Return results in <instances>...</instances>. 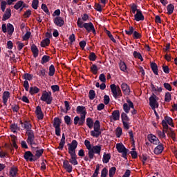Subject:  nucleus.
I'll return each mask as SVG.
<instances>
[{
	"label": "nucleus",
	"mask_w": 177,
	"mask_h": 177,
	"mask_svg": "<svg viewBox=\"0 0 177 177\" xmlns=\"http://www.w3.org/2000/svg\"><path fill=\"white\" fill-rule=\"evenodd\" d=\"M77 114H80V118L78 116L74 118V124L82 127L85 124V117H86V109L84 106H78L76 109Z\"/></svg>",
	"instance_id": "f257e3e1"
},
{
	"label": "nucleus",
	"mask_w": 177,
	"mask_h": 177,
	"mask_svg": "<svg viewBox=\"0 0 177 177\" xmlns=\"http://www.w3.org/2000/svg\"><path fill=\"white\" fill-rule=\"evenodd\" d=\"M68 153L71 156V158L69 159V162L73 165H78V161H77V154L75 153V149H77V146H78V142L77 140H73L71 144H68Z\"/></svg>",
	"instance_id": "f03ea898"
},
{
	"label": "nucleus",
	"mask_w": 177,
	"mask_h": 177,
	"mask_svg": "<svg viewBox=\"0 0 177 177\" xmlns=\"http://www.w3.org/2000/svg\"><path fill=\"white\" fill-rule=\"evenodd\" d=\"M26 133L28 135V138L26 140L28 145H30L32 150H37V149H38V144L35 142L34 131L26 132Z\"/></svg>",
	"instance_id": "7ed1b4c3"
},
{
	"label": "nucleus",
	"mask_w": 177,
	"mask_h": 177,
	"mask_svg": "<svg viewBox=\"0 0 177 177\" xmlns=\"http://www.w3.org/2000/svg\"><path fill=\"white\" fill-rule=\"evenodd\" d=\"M110 88L115 99H120V97L122 96V93H121L120 86H117L115 84H113L110 85Z\"/></svg>",
	"instance_id": "20e7f679"
},
{
	"label": "nucleus",
	"mask_w": 177,
	"mask_h": 177,
	"mask_svg": "<svg viewBox=\"0 0 177 177\" xmlns=\"http://www.w3.org/2000/svg\"><path fill=\"white\" fill-rule=\"evenodd\" d=\"M100 151H102V146L100 145H95L91 148V149L88 151V157L90 160L93 159L95 153L100 156Z\"/></svg>",
	"instance_id": "39448f33"
},
{
	"label": "nucleus",
	"mask_w": 177,
	"mask_h": 177,
	"mask_svg": "<svg viewBox=\"0 0 177 177\" xmlns=\"http://www.w3.org/2000/svg\"><path fill=\"white\" fill-rule=\"evenodd\" d=\"M40 100H42V102H46L47 104H50L52 100H53V97H52V93L50 92L48 93L46 91H44L42 93Z\"/></svg>",
	"instance_id": "423d86ee"
},
{
	"label": "nucleus",
	"mask_w": 177,
	"mask_h": 177,
	"mask_svg": "<svg viewBox=\"0 0 177 177\" xmlns=\"http://www.w3.org/2000/svg\"><path fill=\"white\" fill-rule=\"evenodd\" d=\"M116 149L118 153H122V157L123 158H126L127 160V154H128V149L125 148V146L122 145V143L116 144Z\"/></svg>",
	"instance_id": "0eeeda50"
},
{
	"label": "nucleus",
	"mask_w": 177,
	"mask_h": 177,
	"mask_svg": "<svg viewBox=\"0 0 177 177\" xmlns=\"http://www.w3.org/2000/svg\"><path fill=\"white\" fill-rule=\"evenodd\" d=\"M60 124H62V120H60V118H55L54 119L53 127L55 128V135H57V136H60Z\"/></svg>",
	"instance_id": "6e6552de"
},
{
	"label": "nucleus",
	"mask_w": 177,
	"mask_h": 177,
	"mask_svg": "<svg viewBox=\"0 0 177 177\" xmlns=\"http://www.w3.org/2000/svg\"><path fill=\"white\" fill-rule=\"evenodd\" d=\"M149 106L151 107L152 110L158 108V102H157V95L153 94V96L149 97Z\"/></svg>",
	"instance_id": "1a4fd4ad"
},
{
	"label": "nucleus",
	"mask_w": 177,
	"mask_h": 177,
	"mask_svg": "<svg viewBox=\"0 0 177 177\" xmlns=\"http://www.w3.org/2000/svg\"><path fill=\"white\" fill-rule=\"evenodd\" d=\"M32 151H35L36 153L35 156L33 155V158H30V162L37 161V160H38V158H39V157L44 154V149H39V147H38V149L36 150H32Z\"/></svg>",
	"instance_id": "9d476101"
},
{
	"label": "nucleus",
	"mask_w": 177,
	"mask_h": 177,
	"mask_svg": "<svg viewBox=\"0 0 177 177\" xmlns=\"http://www.w3.org/2000/svg\"><path fill=\"white\" fill-rule=\"evenodd\" d=\"M127 102L128 104L125 103L123 104V110L128 114L131 109H133V103L130 100H127Z\"/></svg>",
	"instance_id": "9b49d317"
},
{
	"label": "nucleus",
	"mask_w": 177,
	"mask_h": 177,
	"mask_svg": "<svg viewBox=\"0 0 177 177\" xmlns=\"http://www.w3.org/2000/svg\"><path fill=\"white\" fill-rule=\"evenodd\" d=\"M83 27L85 28L87 32H91V31H92L94 34L95 32H96V30H95V26H93V24H92V22L84 24Z\"/></svg>",
	"instance_id": "f8f14e48"
},
{
	"label": "nucleus",
	"mask_w": 177,
	"mask_h": 177,
	"mask_svg": "<svg viewBox=\"0 0 177 177\" xmlns=\"http://www.w3.org/2000/svg\"><path fill=\"white\" fill-rule=\"evenodd\" d=\"M148 140L153 145H160V140L156 136L153 134H149L147 136Z\"/></svg>",
	"instance_id": "ddd939ff"
},
{
	"label": "nucleus",
	"mask_w": 177,
	"mask_h": 177,
	"mask_svg": "<svg viewBox=\"0 0 177 177\" xmlns=\"http://www.w3.org/2000/svg\"><path fill=\"white\" fill-rule=\"evenodd\" d=\"M63 167L64 169L69 174L73 172V166L70 164L68 160H64L63 162Z\"/></svg>",
	"instance_id": "4468645a"
},
{
	"label": "nucleus",
	"mask_w": 177,
	"mask_h": 177,
	"mask_svg": "<svg viewBox=\"0 0 177 177\" xmlns=\"http://www.w3.org/2000/svg\"><path fill=\"white\" fill-rule=\"evenodd\" d=\"M134 18L136 21H143V20H145V16H143L140 10H137L136 14L134 15Z\"/></svg>",
	"instance_id": "2eb2a0df"
},
{
	"label": "nucleus",
	"mask_w": 177,
	"mask_h": 177,
	"mask_svg": "<svg viewBox=\"0 0 177 177\" xmlns=\"http://www.w3.org/2000/svg\"><path fill=\"white\" fill-rule=\"evenodd\" d=\"M163 151L164 146L162 145V144H161V142H159V144H158V146L154 149L153 152L154 154L158 155L161 154Z\"/></svg>",
	"instance_id": "dca6fc26"
},
{
	"label": "nucleus",
	"mask_w": 177,
	"mask_h": 177,
	"mask_svg": "<svg viewBox=\"0 0 177 177\" xmlns=\"http://www.w3.org/2000/svg\"><path fill=\"white\" fill-rule=\"evenodd\" d=\"M35 114L38 120H44V113H42L41 106H38L36 107Z\"/></svg>",
	"instance_id": "f3484780"
},
{
	"label": "nucleus",
	"mask_w": 177,
	"mask_h": 177,
	"mask_svg": "<svg viewBox=\"0 0 177 177\" xmlns=\"http://www.w3.org/2000/svg\"><path fill=\"white\" fill-rule=\"evenodd\" d=\"M54 23L58 27H63L64 26V20L60 17H57L54 19Z\"/></svg>",
	"instance_id": "a211bd4d"
},
{
	"label": "nucleus",
	"mask_w": 177,
	"mask_h": 177,
	"mask_svg": "<svg viewBox=\"0 0 177 177\" xmlns=\"http://www.w3.org/2000/svg\"><path fill=\"white\" fill-rule=\"evenodd\" d=\"M10 16H12V10H10V8H7L3 16L2 21H5L6 20H9V19H10Z\"/></svg>",
	"instance_id": "6ab92c4d"
},
{
	"label": "nucleus",
	"mask_w": 177,
	"mask_h": 177,
	"mask_svg": "<svg viewBox=\"0 0 177 177\" xmlns=\"http://www.w3.org/2000/svg\"><path fill=\"white\" fill-rule=\"evenodd\" d=\"M9 97H10V93H9V91H4L2 96L4 106H6L8 103V99H9Z\"/></svg>",
	"instance_id": "aec40b11"
},
{
	"label": "nucleus",
	"mask_w": 177,
	"mask_h": 177,
	"mask_svg": "<svg viewBox=\"0 0 177 177\" xmlns=\"http://www.w3.org/2000/svg\"><path fill=\"white\" fill-rule=\"evenodd\" d=\"M21 124L22 125V127H24V129H26V132L32 131V130H31V123L28 122H25L24 123H23V122L21 121Z\"/></svg>",
	"instance_id": "412c9836"
},
{
	"label": "nucleus",
	"mask_w": 177,
	"mask_h": 177,
	"mask_svg": "<svg viewBox=\"0 0 177 177\" xmlns=\"http://www.w3.org/2000/svg\"><path fill=\"white\" fill-rule=\"evenodd\" d=\"M111 120H113V121H118V120H120V111H114L112 113V116H111Z\"/></svg>",
	"instance_id": "4be33fe9"
},
{
	"label": "nucleus",
	"mask_w": 177,
	"mask_h": 177,
	"mask_svg": "<svg viewBox=\"0 0 177 177\" xmlns=\"http://www.w3.org/2000/svg\"><path fill=\"white\" fill-rule=\"evenodd\" d=\"M121 86L122 91H123L126 95H129V93H131V88H129V86L127 83H123Z\"/></svg>",
	"instance_id": "5701e85b"
},
{
	"label": "nucleus",
	"mask_w": 177,
	"mask_h": 177,
	"mask_svg": "<svg viewBox=\"0 0 177 177\" xmlns=\"http://www.w3.org/2000/svg\"><path fill=\"white\" fill-rule=\"evenodd\" d=\"M65 144H66V136L64 135V133H62V138L60 140L58 149L59 150H63V147H64Z\"/></svg>",
	"instance_id": "b1692460"
},
{
	"label": "nucleus",
	"mask_w": 177,
	"mask_h": 177,
	"mask_svg": "<svg viewBox=\"0 0 177 177\" xmlns=\"http://www.w3.org/2000/svg\"><path fill=\"white\" fill-rule=\"evenodd\" d=\"M30 49L33 53L34 57H37L38 56V53L39 52L37 46H35V44H32Z\"/></svg>",
	"instance_id": "393cba45"
},
{
	"label": "nucleus",
	"mask_w": 177,
	"mask_h": 177,
	"mask_svg": "<svg viewBox=\"0 0 177 177\" xmlns=\"http://www.w3.org/2000/svg\"><path fill=\"white\" fill-rule=\"evenodd\" d=\"M151 68L156 75H158V67L157 66V64L154 62L151 63Z\"/></svg>",
	"instance_id": "a878e982"
},
{
	"label": "nucleus",
	"mask_w": 177,
	"mask_h": 177,
	"mask_svg": "<svg viewBox=\"0 0 177 177\" xmlns=\"http://www.w3.org/2000/svg\"><path fill=\"white\" fill-rule=\"evenodd\" d=\"M100 135H102V131H100V130L94 129L91 131V136L93 138H98Z\"/></svg>",
	"instance_id": "bb28decb"
},
{
	"label": "nucleus",
	"mask_w": 177,
	"mask_h": 177,
	"mask_svg": "<svg viewBox=\"0 0 177 177\" xmlns=\"http://www.w3.org/2000/svg\"><path fill=\"white\" fill-rule=\"evenodd\" d=\"M24 158H25V160H26V161H28V160L30 161V158H34V154H32V153H31V151H27L24 153Z\"/></svg>",
	"instance_id": "cd10ccee"
},
{
	"label": "nucleus",
	"mask_w": 177,
	"mask_h": 177,
	"mask_svg": "<svg viewBox=\"0 0 177 177\" xmlns=\"http://www.w3.org/2000/svg\"><path fill=\"white\" fill-rule=\"evenodd\" d=\"M7 31L9 35H12L15 31V27H13V25L12 24H7Z\"/></svg>",
	"instance_id": "c85d7f7f"
},
{
	"label": "nucleus",
	"mask_w": 177,
	"mask_h": 177,
	"mask_svg": "<svg viewBox=\"0 0 177 177\" xmlns=\"http://www.w3.org/2000/svg\"><path fill=\"white\" fill-rule=\"evenodd\" d=\"M110 158H111V156L110 155V153H104L103 156L102 161L105 164H107V162L110 161Z\"/></svg>",
	"instance_id": "c756f323"
},
{
	"label": "nucleus",
	"mask_w": 177,
	"mask_h": 177,
	"mask_svg": "<svg viewBox=\"0 0 177 177\" xmlns=\"http://www.w3.org/2000/svg\"><path fill=\"white\" fill-rule=\"evenodd\" d=\"M86 125L90 129H92L93 128V120L91 118H88L86 120Z\"/></svg>",
	"instance_id": "7c9ffc66"
},
{
	"label": "nucleus",
	"mask_w": 177,
	"mask_h": 177,
	"mask_svg": "<svg viewBox=\"0 0 177 177\" xmlns=\"http://www.w3.org/2000/svg\"><path fill=\"white\" fill-rule=\"evenodd\" d=\"M50 44V40L49 38H46L41 42V46H42V48H45L46 46H48Z\"/></svg>",
	"instance_id": "2f4dec72"
},
{
	"label": "nucleus",
	"mask_w": 177,
	"mask_h": 177,
	"mask_svg": "<svg viewBox=\"0 0 177 177\" xmlns=\"http://www.w3.org/2000/svg\"><path fill=\"white\" fill-rule=\"evenodd\" d=\"M121 118L122 122H129V118L128 117V115L124 112L121 115Z\"/></svg>",
	"instance_id": "473e14b6"
},
{
	"label": "nucleus",
	"mask_w": 177,
	"mask_h": 177,
	"mask_svg": "<svg viewBox=\"0 0 177 177\" xmlns=\"http://www.w3.org/2000/svg\"><path fill=\"white\" fill-rule=\"evenodd\" d=\"M29 92L30 95H34L35 93H38L39 92V88L37 86L30 87Z\"/></svg>",
	"instance_id": "72a5a7b5"
},
{
	"label": "nucleus",
	"mask_w": 177,
	"mask_h": 177,
	"mask_svg": "<svg viewBox=\"0 0 177 177\" xmlns=\"http://www.w3.org/2000/svg\"><path fill=\"white\" fill-rule=\"evenodd\" d=\"M49 60H50V57L48 55H44L41 58V64H45V63H48Z\"/></svg>",
	"instance_id": "f704fd0d"
},
{
	"label": "nucleus",
	"mask_w": 177,
	"mask_h": 177,
	"mask_svg": "<svg viewBox=\"0 0 177 177\" xmlns=\"http://www.w3.org/2000/svg\"><path fill=\"white\" fill-rule=\"evenodd\" d=\"M22 6H23V1H19L14 6V8L16 9V10H19V9H21Z\"/></svg>",
	"instance_id": "c9c22d12"
},
{
	"label": "nucleus",
	"mask_w": 177,
	"mask_h": 177,
	"mask_svg": "<svg viewBox=\"0 0 177 177\" xmlns=\"http://www.w3.org/2000/svg\"><path fill=\"white\" fill-rule=\"evenodd\" d=\"M156 133H157L158 138H160V139H165L166 136H165V133H164V131H161L160 130H157Z\"/></svg>",
	"instance_id": "e433bc0d"
},
{
	"label": "nucleus",
	"mask_w": 177,
	"mask_h": 177,
	"mask_svg": "<svg viewBox=\"0 0 177 177\" xmlns=\"http://www.w3.org/2000/svg\"><path fill=\"white\" fill-rule=\"evenodd\" d=\"M175 7L172 4H169L167 6V15H172L174 13V9Z\"/></svg>",
	"instance_id": "4c0bfd02"
},
{
	"label": "nucleus",
	"mask_w": 177,
	"mask_h": 177,
	"mask_svg": "<svg viewBox=\"0 0 177 177\" xmlns=\"http://www.w3.org/2000/svg\"><path fill=\"white\" fill-rule=\"evenodd\" d=\"M167 135H168V136L171 138V139H173L174 142L176 141V138H175V136H176L175 131L170 130L169 131H167Z\"/></svg>",
	"instance_id": "58836bf2"
},
{
	"label": "nucleus",
	"mask_w": 177,
	"mask_h": 177,
	"mask_svg": "<svg viewBox=\"0 0 177 177\" xmlns=\"http://www.w3.org/2000/svg\"><path fill=\"white\" fill-rule=\"evenodd\" d=\"M55 66L53 65H51L50 67H49V73H48V75L50 77H53V75H55Z\"/></svg>",
	"instance_id": "ea45409f"
},
{
	"label": "nucleus",
	"mask_w": 177,
	"mask_h": 177,
	"mask_svg": "<svg viewBox=\"0 0 177 177\" xmlns=\"http://www.w3.org/2000/svg\"><path fill=\"white\" fill-rule=\"evenodd\" d=\"M95 97H96V93H95V91L90 90L89 93H88L89 100H93V99H95Z\"/></svg>",
	"instance_id": "a19ab883"
},
{
	"label": "nucleus",
	"mask_w": 177,
	"mask_h": 177,
	"mask_svg": "<svg viewBox=\"0 0 177 177\" xmlns=\"http://www.w3.org/2000/svg\"><path fill=\"white\" fill-rule=\"evenodd\" d=\"M130 8L131 9V12L132 13H133V15H135V13H136V12H138V10H140L139 9H138V6H136V4L133 3L130 6Z\"/></svg>",
	"instance_id": "79ce46f5"
},
{
	"label": "nucleus",
	"mask_w": 177,
	"mask_h": 177,
	"mask_svg": "<svg viewBox=\"0 0 177 177\" xmlns=\"http://www.w3.org/2000/svg\"><path fill=\"white\" fill-rule=\"evenodd\" d=\"M115 171H117L115 167H111L109 169V177H113L115 175Z\"/></svg>",
	"instance_id": "37998d69"
},
{
	"label": "nucleus",
	"mask_w": 177,
	"mask_h": 177,
	"mask_svg": "<svg viewBox=\"0 0 177 177\" xmlns=\"http://www.w3.org/2000/svg\"><path fill=\"white\" fill-rule=\"evenodd\" d=\"M99 69H97V66H96L95 64H93L91 66V71L93 73V74H97V71Z\"/></svg>",
	"instance_id": "c03bdc74"
},
{
	"label": "nucleus",
	"mask_w": 177,
	"mask_h": 177,
	"mask_svg": "<svg viewBox=\"0 0 177 177\" xmlns=\"http://www.w3.org/2000/svg\"><path fill=\"white\" fill-rule=\"evenodd\" d=\"M133 56L136 59H139L140 60H141V62H143V57H142V55L140 54V53L134 51Z\"/></svg>",
	"instance_id": "a18cd8bd"
},
{
	"label": "nucleus",
	"mask_w": 177,
	"mask_h": 177,
	"mask_svg": "<svg viewBox=\"0 0 177 177\" xmlns=\"http://www.w3.org/2000/svg\"><path fill=\"white\" fill-rule=\"evenodd\" d=\"M106 35H108L109 38H110V39L111 40V41L114 42V44H115V42H117V41L115 40V39H114V37H113V35H111V32L107 30H106Z\"/></svg>",
	"instance_id": "49530a36"
},
{
	"label": "nucleus",
	"mask_w": 177,
	"mask_h": 177,
	"mask_svg": "<svg viewBox=\"0 0 177 177\" xmlns=\"http://www.w3.org/2000/svg\"><path fill=\"white\" fill-rule=\"evenodd\" d=\"M165 121H166V122H167V124H169V125L171 126V127H174V123L172 122L173 120H172V118L168 117V116H166L165 118Z\"/></svg>",
	"instance_id": "de8ad7c7"
},
{
	"label": "nucleus",
	"mask_w": 177,
	"mask_h": 177,
	"mask_svg": "<svg viewBox=\"0 0 177 177\" xmlns=\"http://www.w3.org/2000/svg\"><path fill=\"white\" fill-rule=\"evenodd\" d=\"M120 68L121 71H127V64H125V62H120Z\"/></svg>",
	"instance_id": "09e8293b"
},
{
	"label": "nucleus",
	"mask_w": 177,
	"mask_h": 177,
	"mask_svg": "<svg viewBox=\"0 0 177 177\" xmlns=\"http://www.w3.org/2000/svg\"><path fill=\"white\" fill-rule=\"evenodd\" d=\"M64 121L66 125H71V118L68 115L64 117Z\"/></svg>",
	"instance_id": "8fccbe9b"
},
{
	"label": "nucleus",
	"mask_w": 177,
	"mask_h": 177,
	"mask_svg": "<svg viewBox=\"0 0 177 177\" xmlns=\"http://www.w3.org/2000/svg\"><path fill=\"white\" fill-rule=\"evenodd\" d=\"M99 169H100V166H99V165H97L95 172L91 177H97V176L99 175Z\"/></svg>",
	"instance_id": "3c124183"
},
{
	"label": "nucleus",
	"mask_w": 177,
	"mask_h": 177,
	"mask_svg": "<svg viewBox=\"0 0 177 177\" xmlns=\"http://www.w3.org/2000/svg\"><path fill=\"white\" fill-rule=\"evenodd\" d=\"M39 3V1L38 0H33L32 2V8L33 9H38V4Z\"/></svg>",
	"instance_id": "603ef678"
},
{
	"label": "nucleus",
	"mask_w": 177,
	"mask_h": 177,
	"mask_svg": "<svg viewBox=\"0 0 177 177\" xmlns=\"http://www.w3.org/2000/svg\"><path fill=\"white\" fill-rule=\"evenodd\" d=\"M165 102H171V93L167 92L165 95Z\"/></svg>",
	"instance_id": "864d4df0"
},
{
	"label": "nucleus",
	"mask_w": 177,
	"mask_h": 177,
	"mask_svg": "<svg viewBox=\"0 0 177 177\" xmlns=\"http://www.w3.org/2000/svg\"><path fill=\"white\" fill-rule=\"evenodd\" d=\"M93 128L94 129L100 131V122L99 120H95Z\"/></svg>",
	"instance_id": "5fc2aeb1"
},
{
	"label": "nucleus",
	"mask_w": 177,
	"mask_h": 177,
	"mask_svg": "<svg viewBox=\"0 0 177 177\" xmlns=\"http://www.w3.org/2000/svg\"><path fill=\"white\" fill-rule=\"evenodd\" d=\"M17 174V169L16 168H11L10 171V175L12 177H15Z\"/></svg>",
	"instance_id": "6e6d98bb"
},
{
	"label": "nucleus",
	"mask_w": 177,
	"mask_h": 177,
	"mask_svg": "<svg viewBox=\"0 0 177 177\" xmlns=\"http://www.w3.org/2000/svg\"><path fill=\"white\" fill-rule=\"evenodd\" d=\"M116 136L117 138H120V136H121V135H122V129H121V127H118L116 129Z\"/></svg>",
	"instance_id": "4d7b16f0"
},
{
	"label": "nucleus",
	"mask_w": 177,
	"mask_h": 177,
	"mask_svg": "<svg viewBox=\"0 0 177 177\" xmlns=\"http://www.w3.org/2000/svg\"><path fill=\"white\" fill-rule=\"evenodd\" d=\"M88 59L91 62H95V60H96V55L95 54V53H91L88 56Z\"/></svg>",
	"instance_id": "13d9d810"
},
{
	"label": "nucleus",
	"mask_w": 177,
	"mask_h": 177,
	"mask_svg": "<svg viewBox=\"0 0 177 177\" xmlns=\"http://www.w3.org/2000/svg\"><path fill=\"white\" fill-rule=\"evenodd\" d=\"M77 24V27H79L80 28H84V22L82 21V19L81 18H78Z\"/></svg>",
	"instance_id": "bf43d9fd"
},
{
	"label": "nucleus",
	"mask_w": 177,
	"mask_h": 177,
	"mask_svg": "<svg viewBox=\"0 0 177 177\" xmlns=\"http://www.w3.org/2000/svg\"><path fill=\"white\" fill-rule=\"evenodd\" d=\"M8 4V3L5 1H1V9L2 10V12H5V10L6 9V5Z\"/></svg>",
	"instance_id": "052dcab7"
},
{
	"label": "nucleus",
	"mask_w": 177,
	"mask_h": 177,
	"mask_svg": "<svg viewBox=\"0 0 177 177\" xmlns=\"http://www.w3.org/2000/svg\"><path fill=\"white\" fill-rule=\"evenodd\" d=\"M84 145H85L86 149L88 150V151L91 150V149H92V147L91 146V142H89V140H86L84 141Z\"/></svg>",
	"instance_id": "680f3d73"
},
{
	"label": "nucleus",
	"mask_w": 177,
	"mask_h": 177,
	"mask_svg": "<svg viewBox=\"0 0 177 177\" xmlns=\"http://www.w3.org/2000/svg\"><path fill=\"white\" fill-rule=\"evenodd\" d=\"M108 174L107 169L104 167L101 171V177H106Z\"/></svg>",
	"instance_id": "e2e57ef3"
},
{
	"label": "nucleus",
	"mask_w": 177,
	"mask_h": 177,
	"mask_svg": "<svg viewBox=\"0 0 177 177\" xmlns=\"http://www.w3.org/2000/svg\"><path fill=\"white\" fill-rule=\"evenodd\" d=\"M17 45L18 50H21V49H23V48H24V44L21 43V41H17Z\"/></svg>",
	"instance_id": "0e129e2a"
},
{
	"label": "nucleus",
	"mask_w": 177,
	"mask_h": 177,
	"mask_svg": "<svg viewBox=\"0 0 177 177\" xmlns=\"http://www.w3.org/2000/svg\"><path fill=\"white\" fill-rule=\"evenodd\" d=\"M41 9L44 10V12H45V13L49 15V9H48V6H46V4H42Z\"/></svg>",
	"instance_id": "69168bd1"
},
{
	"label": "nucleus",
	"mask_w": 177,
	"mask_h": 177,
	"mask_svg": "<svg viewBox=\"0 0 177 177\" xmlns=\"http://www.w3.org/2000/svg\"><path fill=\"white\" fill-rule=\"evenodd\" d=\"M51 89H52L53 92H59V91H60V88L59 87L58 85L51 86Z\"/></svg>",
	"instance_id": "338daca9"
},
{
	"label": "nucleus",
	"mask_w": 177,
	"mask_h": 177,
	"mask_svg": "<svg viewBox=\"0 0 177 177\" xmlns=\"http://www.w3.org/2000/svg\"><path fill=\"white\" fill-rule=\"evenodd\" d=\"M24 78H25V80H27L28 81H31V80H32V75L26 73L24 75Z\"/></svg>",
	"instance_id": "774afa93"
}]
</instances>
